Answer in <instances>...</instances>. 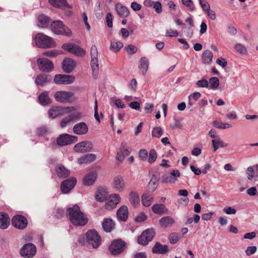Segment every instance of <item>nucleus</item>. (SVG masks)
Masks as SVG:
<instances>
[{
	"instance_id": "obj_1",
	"label": "nucleus",
	"mask_w": 258,
	"mask_h": 258,
	"mask_svg": "<svg viewBox=\"0 0 258 258\" xmlns=\"http://www.w3.org/2000/svg\"><path fill=\"white\" fill-rule=\"evenodd\" d=\"M66 212L71 222L75 226H84L88 222V218L77 205L68 208Z\"/></svg>"
},
{
	"instance_id": "obj_2",
	"label": "nucleus",
	"mask_w": 258,
	"mask_h": 258,
	"mask_svg": "<svg viewBox=\"0 0 258 258\" xmlns=\"http://www.w3.org/2000/svg\"><path fill=\"white\" fill-rule=\"evenodd\" d=\"M51 31L57 35L70 37L72 35L71 30L60 20L53 21L50 25Z\"/></svg>"
},
{
	"instance_id": "obj_3",
	"label": "nucleus",
	"mask_w": 258,
	"mask_h": 258,
	"mask_svg": "<svg viewBox=\"0 0 258 258\" xmlns=\"http://www.w3.org/2000/svg\"><path fill=\"white\" fill-rule=\"evenodd\" d=\"M35 40L36 45L40 48H48L55 46L53 39L42 33L37 34Z\"/></svg>"
},
{
	"instance_id": "obj_4",
	"label": "nucleus",
	"mask_w": 258,
	"mask_h": 258,
	"mask_svg": "<svg viewBox=\"0 0 258 258\" xmlns=\"http://www.w3.org/2000/svg\"><path fill=\"white\" fill-rule=\"evenodd\" d=\"M126 245V242L122 239H115L109 246V250L112 255H118L125 250Z\"/></svg>"
},
{
	"instance_id": "obj_5",
	"label": "nucleus",
	"mask_w": 258,
	"mask_h": 258,
	"mask_svg": "<svg viewBox=\"0 0 258 258\" xmlns=\"http://www.w3.org/2000/svg\"><path fill=\"white\" fill-rule=\"evenodd\" d=\"M86 236L88 243L91 245L93 248H96L100 245L101 243V236L96 230H88Z\"/></svg>"
},
{
	"instance_id": "obj_6",
	"label": "nucleus",
	"mask_w": 258,
	"mask_h": 258,
	"mask_svg": "<svg viewBox=\"0 0 258 258\" xmlns=\"http://www.w3.org/2000/svg\"><path fill=\"white\" fill-rule=\"evenodd\" d=\"M155 235V232L153 228L147 229L143 231L141 234L138 236V243L140 245H146L153 240Z\"/></svg>"
},
{
	"instance_id": "obj_7",
	"label": "nucleus",
	"mask_w": 258,
	"mask_h": 258,
	"mask_svg": "<svg viewBox=\"0 0 258 258\" xmlns=\"http://www.w3.org/2000/svg\"><path fill=\"white\" fill-rule=\"evenodd\" d=\"M73 96L74 93L72 92L58 91L55 93L54 97L56 101L65 103L73 101Z\"/></svg>"
},
{
	"instance_id": "obj_8",
	"label": "nucleus",
	"mask_w": 258,
	"mask_h": 258,
	"mask_svg": "<svg viewBox=\"0 0 258 258\" xmlns=\"http://www.w3.org/2000/svg\"><path fill=\"white\" fill-rule=\"evenodd\" d=\"M78 140V138L77 136L63 134L57 137L56 142L58 145L64 146L76 143Z\"/></svg>"
},
{
	"instance_id": "obj_9",
	"label": "nucleus",
	"mask_w": 258,
	"mask_h": 258,
	"mask_svg": "<svg viewBox=\"0 0 258 258\" xmlns=\"http://www.w3.org/2000/svg\"><path fill=\"white\" fill-rule=\"evenodd\" d=\"M37 62L39 69L42 72L50 73L54 69L53 63L46 58H39Z\"/></svg>"
},
{
	"instance_id": "obj_10",
	"label": "nucleus",
	"mask_w": 258,
	"mask_h": 258,
	"mask_svg": "<svg viewBox=\"0 0 258 258\" xmlns=\"http://www.w3.org/2000/svg\"><path fill=\"white\" fill-rule=\"evenodd\" d=\"M62 48L69 52L79 56H84L86 53L83 48L72 43H64L62 45Z\"/></svg>"
},
{
	"instance_id": "obj_11",
	"label": "nucleus",
	"mask_w": 258,
	"mask_h": 258,
	"mask_svg": "<svg viewBox=\"0 0 258 258\" xmlns=\"http://www.w3.org/2000/svg\"><path fill=\"white\" fill-rule=\"evenodd\" d=\"M36 252V247L31 243L25 244L20 250V254L23 257L31 258L34 256Z\"/></svg>"
},
{
	"instance_id": "obj_12",
	"label": "nucleus",
	"mask_w": 258,
	"mask_h": 258,
	"mask_svg": "<svg viewBox=\"0 0 258 258\" xmlns=\"http://www.w3.org/2000/svg\"><path fill=\"white\" fill-rule=\"evenodd\" d=\"M75 78L72 75L57 74L54 76L53 81L57 85H69L75 81Z\"/></svg>"
},
{
	"instance_id": "obj_13",
	"label": "nucleus",
	"mask_w": 258,
	"mask_h": 258,
	"mask_svg": "<svg viewBox=\"0 0 258 258\" xmlns=\"http://www.w3.org/2000/svg\"><path fill=\"white\" fill-rule=\"evenodd\" d=\"M12 224L15 228L22 230L27 227L28 221L24 216L17 215L13 217L12 219Z\"/></svg>"
},
{
	"instance_id": "obj_14",
	"label": "nucleus",
	"mask_w": 258,
	"mask_h": 258,
	"mask_svg": "<svg viewBox=\"0 0 258 258\" xmlns=\"http://www.w3.org/2000/svg\"><path fill=\"white\" fill-rule=\"evenodd\" d=\"M93 148V144L90 141H83L76 144L74 150L77 153H85L90 152Z\"/></svg>"
},
{
	"instance_id": "obj_15",
	"label": "nucleus",
	"mask_w": 258,
	"mask_h": 258,
	"mask_svg": "<svg viewBox=\"0 0 258 258\" xmlns=\"http://www.w3.org/2000/svg\"><path fill=\"white\" fill-rule=\"evenodd\" d=\"M77 180L75 178L72 177L61 182L60 189L63 194L69 193L75 186Z\"/></svg>"
},
{
	"instance_id": "obj_16",
	"label": "nucleus",
	"mask_w": 258,
	"mask_h": 258,
	"mask_svg": "<svg viewBox=\"0 0 258 258\" xmlns=\"http://www.w3.org/2000/svg\"><path fill=\"white\" fill-rule=\"evenodd\" d=\"M73 133L77 135H86L89 132V127L85 122H80L75 124L73 127Z\"/></svg>"
},
{
	"instance_id": "obj_17",
	"label": "nucleus",
	"mask_w": 258,
	"mask_h": 258,
	"mask_svg": "<svg viewBox=\"0 0 258 258\" xmlns=\"http://www.w3.org/2000/svg\"><path fill=\"white\" fill-rule=\"evenodd\" d=\"M62 70L66 73L72 72L76 67V61L70 58H65L62 62Z\"/></svg>"
},
{
	"instance_id": "obj_18",
	"label": "nucleus",
	"mask_w": 258,
	"mask_h": 258,
	"mask_svg": "<svg viewBox=\"0 0 258 258\" xmlns=\"http://www.w3.org/2000/svg\"><path fill=\"white\" fill-rule=\"evenodd\" d=\"M113 188L118 192H122L125 190V182L123 177L120 175L115 176L113 181Z\"/></svg>"
},
{
	"instance_id": "obj_19",
	"label": "nucleus",
	"mask_w": 258,
	"mask_h": 258,
	"mask_svg": "<svg viewBox=\"0 0 258 258\" xmlns=\"http://www.w3.org/2000/svg\"><path fill=\"white\" fill-rule=\"evenodd\" d=\"M120 200L119 195L116 194H112L110 196V200L105 204V208L108 210H111L115 208L117 205L120 202Z\"/></svg>"
},
{
	"instance_id": "obj_20",
	"label": "nucleus",
	"mask_w": 258,
	"mask_h": 258,
	"mask_svg": "<svg viewBox=\"0 0 258 258\" xmlns=\"http://www.w3.org/2000/svg\"><path fill=\"white\" fill-rule=\"evenodd\" d=\"M51 77L50 75L47 74H40L38 75L35 80L37 86H43L50 82Z\"/></svg>"
},
{
	"instance_id": "obj_21",
	"label": "nucleus",
	"mask_w": 258,
	"mask_h": 258,
	"mask_svg": "<svg viewBox=\"0 0 258 258\" xmlns=\"http://www.w3.org/2000/svg\"><path fill=\"white\" fill-rule=\"evenodd\" d=\"M169 250L168 247L166 245H162L160 242H157L152 248L153 253L165 254Z\"/></svg>"
},
{
	"instance_id": "obj_22",
	"label": "nucleus",
	"mask_w": 258,
	"mask_h": 258,
	"mask_svg": "<svg viewBox=\"0 0 258 258\" xmlns=\"http://www.w3.org/2000/svg\"><path fill=\"white\" fill-rule=\"evenodd\" d=\"M128 208L125 205L121 206L116 212L118 219L120 221H125L128 217Z\"/></svg>"
},
{
	"instance_id": "obj_23",
	"label": "nucleus",
	"mask_w": 258,
	"mask_h": 258,
	"mask_svg": "<svg viewBox=\"0 0 258 258\" xmlns=\"http://www.w3.org/2000/svg\"><path fill=\"white\" fill-rule=\"evenodd\" d=\"M116 10L118 15L122 18H125L128 16L130 11L125 6L120 3L116 5Z\"/></svg>"
},
{
	"instance_id": "obj_24",
	"label": "nucleus",
	"mask_w": 258,
	"mask_h": 258,
	"mask_svg": "<svg viewBox=\"0 0 258 258\" xmlns=\"http://www.w3.org/2000/svg\"><path fill=\"white\" fill-rule=\"evenodd\" d=\"M96 158V156L94 154H87L80 157L78 160V162L80 164H87L94 161Z\"/></svg>"
},
{
	"instance_id": "obj_25",
	"label": "nucleus",
	"mask_w": 258,
	"mask_h": 258,
	"mask_svg": "<svg viewBox=\"0 0 258 258\" xmlns=\"http://www.w3.org/2000/svg\"><path fill=\"white\" fill-rule=\"evenodd\" d=\"M38 100L39 103L43 106L48 105L52 102V100L49 97V92L46 91L39 95Z\"/></svg>"
},
{
	"instance_id": "obj_26",
	"label": "nucleus",
	"mask_w": 258,
	"mask_h": 258,
	"mask_svg": "<svg viewBox=\"0 0 258 258\" xmlns=\"http://www.w3.org/2000/svg\"><path fill=\"white\" fill-rule=\"evenodd\" d=\"M128 199L134 207H137L139 205L140 198L137 191L132 190L129 194Z\"/></svg>"
},
{
	"instance_id": "obj_27",
	"label": "nucleus",
	"mask_w": 258,
	"mask_h": 258,
	"mask_svg": "<svg viewBox=\"0 0 258 258\" xmlns=\"http://www.w3.org/2000/svg\"><path fill=\"white\" fill-rule=\"evenodd\" d=\"M49 2L54 7L56 8L65 9L67 8H71L67 3V0H49Z\"/></svg>"
},
{
	"instance_id": "obj_28",
	"label": "nucleus",
	"mask_w": 258,
	"mask_h": 258,
	"mask_svg": "<svg viewBox=\"0 0 258 258\" xmlns=\"http://www.w3.org/2000/svg\"><path fill=\"white\" fill-rule=\"evenodd\" d=\"M55 170L58 176L60 178H66L70 174V171L61 164L56 166Z\"/></svg>"
},
{
	"instance_id": "obj_29",
	"label": "nucleus",
	"mask_w": 258,
	"mask_h": 258,
	"mask_svg": "<svg viewBox=\"0 0 258 258\" xmlns=\"http://www.w3.org/2000/svg\"><path fill=\"white\" fill-rule=\"evenodd\" d=\"M97 173L95 172H92L87 175L83 178V183L85 185H92L96 180Z\"/></svg>"
},
{
	"instance_id": "obj_30",
	"label": "nucleus",
	"mask_w": 258,
	"mask_h": 258,
	"mask_svg": "<svg viewBox=\"0 0 258 258\" xmlns=\"http://www.w3.org/2000/svg\"><path fill=\"white\" fill-rule=\"evenodd\" d=\"M63 112V109L60 107H53L50 108L48 111V116L52 119H54L60 116Z\"/></svg>"
},
{
	"instance_id": "obj_31",
	"label": "nucleus",
	"mask_w": 258,
	"mask_h": 258,
	"mask_svg": "<svg viewBox=\"0 0 258 258\" xmlns=\"http://www.w3.org/2000/svg\"><path fill=\"white\" fill-rule=\"evenodd\" d=\"M213 53L210 50H206L203 52L202 61L204 64H209L212 62Z\"/></svg>"
},
{
	"instance_id": "obj_32",
	"label": "nucleus",
	"mask_w": 258,
	"mask_h": 258,
	"mask_svg": "<svg viewBox=\"0 0 258 258\" xmlns=\"http://www.w3.org/2000/svg\"><path fill=\"white\" fill-rule=\"evenodd\" d=\"M10 223L9 216L6 213H0V228L5 229Z\"/></svg>"
},
{
	"instance_id": "obj_33",
	"label": "nucleus",
	"mask_w": 258,
	"mask_h": 258,
	"mask_svg": "<svg viewBox=\"0 0 258 258\" xmlns=\"http://www.w3.org/2000/svg\"><path fill=\"white\" fill-rule=\"evenodd\" d=\"M153 212L156 214L162 215L168 211L164 205L161 204H155L152 207Z\"/></svg>"
},
{
	"instance_id": "obj_34",
	"label": "nucleus",
	"mask_w": 258,
	"mask_h": 258,
	"mask_svg": "<svg viewBox=\"0 0 258 258\" xmlns=\"http://www.w3.org/2000/svg\"><path fill=\"white\" fill-rule=\"evenodd\" d=\"M174 223V219L170 216L163 217L159 220L160 226L164 228L171 226Z\"/></svg>"
},
{
	"instance_id": "obj_35",
	"label": "nucleus",
	"mask_w": 258,
	"mask_h": 258,
	"mask_svg": "<svg viewBox=\"0 0 258 258\" xmlns=\"http://www.w3.org/2000/svg\"><path fill=\"white\" fill-rule=\"evenodd\" d=\"M103 230L106 232H110L114 227V222L110 219H105L102 223Z\"/></svg>"
},
{
	"instance_id": "obj_36",
	"label": "nucleus",
	"mask_w": 258,
	"mask_h": 258,
	"mask_svg": "<svg viewBox=\"0 0 258 258\" xmlns=\"http://www.w3.org/2000/svg\"><path fill=\"white\" fill-rule=\"evenodd\" d=\"M123 47V44L121 41L115 39L110 40V49L112 52H117Z\"/></svg>"
},
{
	"instance_id": "obj_37",
	"label": "nucleus",
	"mask_w": 258,
	"mask_h": 258,
	"mask_svg": "<svg viewBox=\"0 0 258 258\" xmlns=\"http://www.w3.org/2000/svg\"><path fill=\"white\" fill-rule=\"evenodd\" d=\"M212 144L214 152L217 151L219 147L225 148L228 146V144L224 143L220 137H217L216 139L212 140Z\"/></svg>"
},
{
	"instance_id": "obj_38",
	"label": "nucleus",
	"mask_w": 258,
	"mask_h": 258,
	"mask_svg": "<svg viewBox=\"0 0 258 258\" xmlns=\"http://www.w3.org/2000/svg\"><path fill=\"white\" fill-rule=\"evenodd\" d=\"M107 193L106 191L102 187L97 189V194L95 196L96 200L99 202H103L106 200Z\"/></svg>"
},
{
	"instance_id": "obj_39",
	"label": "nucleus",
	"mask_w": 258,
	"mask_h": 258,
	"mask_svg": "<svg viewBox=\"0 0 258 258\" xmlns=\"http://www.w3.org/2000/svg\"><path fill=\"white\" fill-rule=\"evenodd\" d=\"M149 61L147 57L144 56L142 57L140 59V64L139 65V69L141 70L142 73L145 75L148 69Z\"/></svg>"
},
{
	"instance_id": "obj_40",
	"label": "nucleus",
	"mask_w": 258,
	"mask_h": 258,
	"mask_svg": "<svg viewBox=\"0 0 258 258\" xmlns=\"http://www.w3.org/2000/svg\"><path fill=\"white\" fill-rule=\"evenodd\" d=\"M38 21L39 27L42 28H46L49 22V18L44 15H40L38 17Z\"/></svg>"
},
{
	"instance_id": "obj_41",
	"label": "nucleus",
	"mask_w": 258,
	"mask_h": 258,
	"mask_svg": "<svg viewBox=\"0 0 258 258\" xmlns=\"http://www.w3.org/2000/svg\"><path fill=\"white\" fill-rule=\"evenodd\" d=\"M142 204L145 207H149L153 200V197L148 193H144L142 195Z\"/></svg>"
},
{
	"instance_id": "obj_42",
	"label": "nucleus",
	"mask_w": 258,
	"mask_h": 258,
	"mask_svg": "<svg viewBox=\"0 0 258 258\" xmlns=\"http://www.w3.org/2000/svg\"><path fill=\"white\" fill-rule=\"evenodd\" d=\"M158 180L159 177L156 175H153L151 178L148 184V188L152 192H153L156 189L158 185Z\"/></svg>"
},
{
	"instance_id": "obj_43",
	"label": "nucleus",
	"mask_w": 258,
	"mask_h": 258,
	"mask_svg": "<svg viewBox=\"0 0 258 258\" xmlns=\"http://www.w3.org/2000/svg\"><path fill=\"white\" fill-rule=\"evenodd\" d=\"M91 66L92 70L93 76L94 78L96 79L98 75V71L99 70L98 57L95 58H91Z\"/></svg>"
},
{
	"instance_id": "obj_44",
	"label": "nucleus",
	"mask_w": 258,
	"mask_h": 258,
	"mask_svg": "<svg viewBox=\"0 0 258 258\" xmlns=\"http://www.w3.org/2000/svg\"><path fill=\"white\" fill-rule=\"evenodd\" d=\"M177 179H175V177H172L170 174L169 175H164L161 177V181L166 183H174Z\"/></svg>"
},
{
	"instance_id": "obj_45",
	"label": "nucleus",
	"mask_w": 258,
	"mask_h": 258,
	"mask_svg": "<svg viewBox=\"0 0 258 258\" xmlns=\"http://www.w3.org/2000/svg\"><path fill=\"white\" fill-rule=\"evenodd\" d=\"M213 125L219 129H226L232 127V125L229 123L219 122L217 120L213 121Z\"/></svg>"
},
{
	"instance_id": "obj_46",
	"label": "nucleus",
	"mask_w": 258,
	"mask_h": 258,
	"mask_svg": "<svg viewBox=\"0 0 258 258\" xmlns=\"http://www.w3.org/2000/svg\"><path fill=\"white\" fill-rule=\"evenodd\" d=\"M163 133L162 128L160 126H156L153 128L152 136L159 138Z\"/></svg>"
},
{
	"instance_id": "obj_47",
	"label": "nucleus",
	"mask_w": 258,
	"mask_h": 258,
	"mask_svg": "<svg viewBox=\"0 0 258 258\" xmlns=\"http://www.w3.org/2000/svg\"><path fill=\"white\" fill-rule=\"evenodd\" d=\"M181 237V235L178 233H172L169 236V240L171 244L177 243Z\"/></svg>"
},
{
	"instance_id": "obj_48",
	"label": "nucleus",
	"mask_w": 258,
	"mask_h": 258,
	"mask_svg": "<svg viewBox=\"0 0 258 258\" xmlns=\"http://www.w3.org/2000/svg\"><path fill=\"white\" fill-rule=\"evenodd\" d=\"M210 87L212 89H216L219 85V80L217 77H212L209 79Z\"/></svg>"
},
{
	"instance_id": "obj_49",
	"label": "nucleus",
	"mask_w": 258,
	"mask_h": 258,
	"mask_svg": "<svg viewBox=\"0 0 258 258\" xmlns=\"http://www.w3.org/2000/svg\"><path fill=\"white\" fill-rule=\"evenodd\" d=\"M131 151V149L127 146L125 142H122L120 147V152L125 156L130 154Z\"/></svg>"
},
{
	"instance_id": "obj_50",
	"label": "nucleus",
	"mask_w": 258,
	"mask_h": 258,
	"mask_svg": "<svg viewBox=\"0 0 258 258\" xmlns=\"http://www.w3.org/2000/svg\"><path fill=\"white\" fill-rule=\"evenodd\" d=\"M157 158V153L154 149H151L149 152V155L148 157V162L150 163H152L156 161Z\"/></svg>"
},
{
	"instance_id": "obj_51",
	"label": "nucleus",
	"mask_w": 258,
	"mask_h": 258,
	"mask_svg": "<svg viewBox=\"0 0 258 258\" xmlns=\"http://www.w3.org/2000/svg\"><path fill=\"white\" fill-rule=\"evenodd\" d=\"M47 132V128L45 126H41L36 130V134L39 137L45 136Z\"/></svg>"
},
{
	"instance_id": "obj_52",
	"label": "nucleus",
	"mask_w": 258,
	"mask_h": 258,
	"mask_svg": "<svg viewBox=\"0 0 258 258\" xmlns=\"http://www.w3.org/2000/svg\"><path fill=\"white\" fill-rule=\"evenodd\" d=\"M236 50L240 54H244L246 53V48L241 43H237L235 46Z\"/></svg>"
},
{
	"instance_id": "obj_53",
	"label": "nucleus",
	"mask_w": 258,
	"mask_h": 258,
	"mask_svg": "<svg viewBox=\"0 0 258 258\" xmlns=\"http://www.w3.org/2000/svg\"><path fill=\"white\" fill-rule=\"evenodd\" d=\"M126 52L129 54H135L137 51V48L134 45L130 44L125 47Z\"/></svg>"
},
{
	"instance_id": "obj_54",
	"label": "nucleus",
	"mask_w": 258,
	"mask_h": 258,
	"mask_svg": "<svg viewBox=\"0 0 258 258\" xmlns=\"http://www.w3.org/2000/svg\"><path fill=\"white\" fill-rule=\"evenodd\" d=\"M59 54V52L56 50H48L43 53V55H46L48 57H55Z\"/></svg>"
},
{
	"instance_id": "obj_55",
	"label": "nucleus",
	"mask_w": 258,
	"mask_h": 258,
	"mask_svg": "<svg viewBox=\"0 0 258 258\" xmlns=\"http://www.w3.org/2000/svg\"><path fill=\"white\" fill-rule=\"evenodd\" d=\"M196 85L198 87L207 88L209 86V83L206 79H201L196 82Z\"/></svg>"
},
{
	"instance_id": "obj_56",
	"label": "nucleus",
	"mask_w": 258,
	"mask_h": 258,
	"mask_svg": "<svg viewBox=\"0 0 258 258\" xmlns=\"http://www.w3.org/2000/svg\"><path fill=\"white\" fill-rule=\"evenodd\" d=\"M90 55L91 58L98 57V50L95 45H93L91 47Z\"/></svg>"
},
{
	"instance_id": "obj_57",
	"label": "nucleus",
	"mask_w": 258,
	"mask_h": 258,
	"mask_svg": "<svg viewBox=\"0 0 258 258\" xmlns=\"http://www.w3.org/2000/svg\"><path fill=\"white\" fill-rule=\"evenodd\" d=\"M200 4L201 7L205 12H207L210 9V6L209 3L206 1H203V0H199Z\"/></svg>"
},
{
	"instance_id": "obj_58",
	"label": "nucleus",
	"mask_w": 258,
	"mask_h": 258,
	"mask_svg": "<svg viewBox=\"0 0 258 258\" xmlns=\"http://www.w3.org/2000/svg\"><path fill=\"white\" fill-rule=\"evenodd\" d=\"M72 122V120L69 117V116H67L63 118L61 122H60V126L62 128L66 127L70 122Z\"/></svg>"
},
{
	"instance_id": "obj_59",
	"label": "nucleus",
	"mask_w": 258,
	"mask_h": 258,
	"mask_svg": "<svg viewBox=\"0 0 258 258\" xmlns=\"http://www.w3.org/2000/svg\"><path fill=\"white\" fill-rule=\"evenodd\" d=\"M153 7L155 10V11L157 13L160 14L162 12V5L160 2H156L154 3Z\"/></svg>"
},
{
	"instance_id": "obj_60",
	"label": "nucleus",
	"mask_w": 258,
	"mask_h": 258,
	"mask_svg": "<svg viewBox=\"0 0 258 258\" xmlns=\"http://www.w3.org/2000/svg\"><path fill=\"white\" fill-rule=\"evenodd\" d=\"M106 21L107 26L109 28L112 27V15L110 13H108L106 15Z\"/></svg>"
},
{
	"instance_id": "obj_61",
	"label": "nucleus",
	"mask_w": 258,
	"mask_h": 258,
	"mask_svg": "<svg viewBox=\"0 0 258 258\" xmlns=\"http://www.w3.org/2000/svg\"><path fill=\"white\" fill-rule=\"evenodd\" d=\"M256 249L257 248L255 246H248L245 251L246 254L248 256L256 252Z\"/></svg>"
},
{
	"instance_id": "obj_62",
	"label": "nucleus",
	"mask_w": 258,
	"mask_h": 258,
	"mask_svg": "<svg viewBox=\"0 0 258 258\" xmlns=\"http://www.w3.org/2000/svg\"><path fill=\"white\" fill-rule=\"evenodd\" d=\"M68 116L72 121H73L74 120L79 119L82 116V114L80 112H77L69 114Z\"/></svg>"
},
{
	"instance_id": "obj_63",
	"label": "nucleus",
	"mask_w": 258,
	"mask_h": 258,
	"mask_svg": "<svg viewBox=\"0 0 258 258\" xmlns=\"http://www.w3.org/2000/svg\"><path fill=\"white\" fill-rule=\"evenodd\" d=\"M167 37H176L178 35V32L176 30H167L166 32Z\"/></svg>"
},
{
	"instance_id": "obj_64",
	"label": "nucleus",
	"mask_w": 258,
	"mask_h": 258,
	"mask_svg": "<svg viewBox=\"0 0 258 258\" xmlns=\"http://www.w3.org/2000/svg\"><path fill=\"white\" fill-rule=\"evenodd\" d=\"M216 63L223 68L225 67L227 65L226 60L222 57L217 59Z\"/></svg>"
}]
</instances>
